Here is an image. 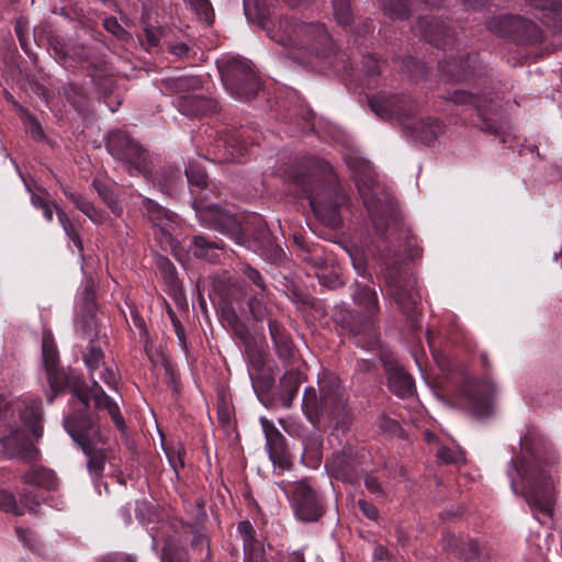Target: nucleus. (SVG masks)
Segmentation results:
<instances>
[{"label": "nucleus", "mask_w": 562, "mask_h": 562, "mask_svg": "<svg viewBox=\"0 0 562 562\" xmlns=\"http://www.w3.org/2000/svg\"><path fill=\"white\" fill-rule=\"evenodd\" d=\"M212 286L213 294L222 305L224 313H232V311H234L233 305L237 302L239 296L237 284L232 282L231 279L216 278L213 280Z\"/></svg>", "instance_id": "32"}, {"label": "nucleus", "mask_w": 562, "mask_h": 562, "mask_svg": "<svg viewBox=\"0 0 562 562\" xmlns=\"http://www.w3.org/2000/svg\"><path fill=\"white\" fill-rule=\"evenodd\" d=\"M426 38L431 45L442 49L452 42L450 29L438 19L427 21V25L424 27V40Z\"/></svg>", "instance_id": "38"}, {"label": "nucleus", "mask_w": 562, "mask_h": 562, "mask_svg": "<svg viewBox=\"0 0 562 562\" xmlns=\"http://www.w3.org/2000/svg\"><path fill=\"white\" fill-rule=\"evenodd\" d=\"M363 459L364 454L359 449L347 445L327 458L325 469L337 481L357 484L362 474Z\"/></svg>", "instance_id": "16"}, {"label": "nucleus", "mask_w": 562, "mask_h": 562, "mask_svg": "<svg viewBox=\"0 0 562 562\" xmlns=\"http://www.w3.org/2000/svg\"><path fill=\"white\" fill-rule=\"evenodd\" d=\"M475 56H467L465 60L457 63L446 61L440 65L441 70L447 74L450 80L460 81L476 74Z\"/></svg>", "instance_id": "42"}, {"label": "nucleus", "mask_w": 562, "mask_h": 562, "mask_svg": "<svg viewBox=\"0 0 562 562\" xmlns=\"http://www.w3.org/2000/svg\"><path fill=\"white\" fill-rule=\"evenodd\" d=\"M237 530L244 542V562H261L263 550L261 543L255 538L256 530L249 520L238 522Z\"/></svg>", "instance_id": "30"}, {"label": "nucleus", "mask_w": 562, "mask_h": 562, "mask_svg": "<svg viewBox=\"0 0 562 562\" xmlns=\"http://www.w3.org/2000/svg\"><path fill=\"white\" fill-rule=\"evenodd\" d=\"M220 74L226 91L235 99L250 101L262 89L261 79L245 59L227 60L220 67Z\"/></svg>", "instance_id": "12"}, {"label": "nucleus", "mask_w": 562, "mask_h": 562, "mask_svg": "<svg viewBox=\"0 0 562 562\" xmlns=\"http://www.w3.org/2000/svg\"><path fill=\"white\" fill-rule=\"evenodd\" d=\"M261 424L266 437V448L271 461L281 469H289L291 460L286 451L285 437L274 426V424L268 419L262 418Z\"/></svg>", "instance_id": "20"}, {"label": "nucleus", "mask_w": 562, "mask_h": 562, "mask_svg": "<svg viewBox=\"0 0 562 562\" xmlns=\"http://www.w3.org/2000/svg\"><path fill=\"white\" fill-rule=\"evenodd\" d=\"M384 281L390 295L405 317L406 325L414 336L419 339L420 295L409 265L394 262L387 266L384 271Z\"/></svg>", "instance_id": "7"}, {"label": "nucleus", "mask_w": 562, "mask_h": 562, "mask_svg": "<svg viewBox=\"0 0 562 562\" xmlns=\"http://www.w3.org/2000/svg\"><path fill=\"white\" fill-rule=\"evenodd\" d=\"M241 229L245 233L246 240L237 243L238 245L250 247L252 244L263 256L273 259L281 255V247L277 245L276 238L260 215H254L246 226L241 225Z\"/></svg>", "instance_id": "17"}, {"label": "nucleus", "mask_w": 562, "mask_h": 562, "mask_svg": "<svg viewBox=\"0 0 562 562\" xmlns=\"http://www.w3.org/2000/svg\"><path fill=\"white\" fill-rule=\"evenodd\" d=\"M497 392L496 384L486 379L467 390L472 413L479 418H486L493 414V398Z\"/></svg>", "instance_id": "19"}, {"label": "nucleus", "mask_w": 562, "mask_h": 562, "mask_svg": "<svg viewBox=\"0 0 562 562\" xmlns=\"http://www.w3.org/2000/svg\"><path fill=\"white\" fill-rule=\"evenodd\" d=\"M98 310L95 282L92 278L86 280L83 290L80 294V313L87 321L95 316Z\"/></svg>", "instance_id": "46"}, {"label": "nucleus", "mask_w": 562, "mask_h": 562, "mask_svg": "<svg viewBox=\"0 0 562 562\" xmlns=\"http://www.w3.org/2000/svg\"><path fill=\"white\" fill-rule=\"evenodd\" d=\"M286 179L295 187L301 198L307 199L314 214L331 228L341 223L340 207L346 195L335 181L331 166L315 156L306 157L301 164L286 171Z\"/></svg>", "instance_id": "1"}, {"label": "nucleus", "mask_w": 562, "mask_h": 562, "mask_svg": "<svg viewBox=\"0 0 562 562\" xmlns=\"http://www.w3.org/2000/svg\"><path fill=\"white\" fill-rule=\"evenodd\" d=\"M83 361L90 373H93L104 363V352L93 340L87 346V351L83 353Z\"/></svg>", "instance_id": "55"}, {"label": "nucleus", "mask_w": 562, "mask_h": 562, "mask_svg": "<svg viewBox=\"0 0 562 562\" xmlns=\"http://www.w3.org/2000/svg\"><path fill=\"white\" fill-rule=\"evenodd\" d=\"M202 88V79L198 76L170 77L161 80V89L169 93L196 91Z\"/></svg>", "instance_id": "43"}, {"label": "nucleus", "mask_w": 562, "mask_h": 562, "mask_svg": "<svg viewBox=\"0 0 562 562\" xmlns=\"http://www.w3.org/2000/svg\"><path fill=\"white\" fill-rule=\"evenodd\" d=\"M184 175L190 192L192 189L203 188L210 182L205 168L199 161H190L184 170Z\"/></svg>", "instance_id": "51"}, {"label": "nucleus", "mask_w": 562, "mask_h": 562, "mask_svg": "<svg viewBox=\"0 0 562 562\" xmlns=\"http://www.w3.org/2000/svg\"><path fill=\"white\" fill-rule=\"evenodd\" d=\"M383 12L392 20H406L412 14L411 0H380Z\"/></svg>", "instance_id": "49"}, {"label": "nucleus", "mask_w": 562, "mask_h": 562, "mask_svg": "<svg viewBox=\"0 0 562 562\" xmlns=\"http://www.w3.org/2000/svg\"><path fill=\"white\" fill-rule=\"evenodd\" d=\"M542 12L544 23L562 32V2L560 0H527Z\"/></svg>", "instance_id": "37"}, {"label": "nucleus", "mask_w": 562, "mask_h": 562, "mask_svg": "<svg viewBox=\"0 0 562 562\" xmlns=\"http://www.w3.org/2000/svg\"><path fill=\"white\" fill-rule=\"evenodd\" d=\"M361 71L368 78V87H371V82L376 85V78L381 74V63L373 54H367L361 59Z\"/></svg>", "instance_id": "56"}, {"label": "nucleus", "mask_w": 562, "mask_h": 562, "mask_svg": "<svg viewBox=\"0 0 562 562\" xmlns=\"http://www.w3.org/2000/svg\"><path fill=\"white\" fill-rule=\"evenodd\" d=\"M70 393L72 394L68 402L70 412L64 416L63 420L67 434L102 428L99 414L90 408L92 400L90 386L82 376L72 383Z\"/></svg>", "instance_id": "13"}, {"label": "nucleus", "mask_w": 562, "mask_h": 562, "mask_svg": "<svg viewBox=\"0 0 562 562\" xmlns=\"http://www.w3.org/2000/svg\"><path fill=\"white\" fill-rule=\"evenodd\" d=\"M65 196L74 203V205L81 211L92 223L97 225L104 224L108 220V214L95 207L94 204L89 201L81 193L71 190L70 188H63Z\"/></svg>", "instance_id": "33"}, {"label": "nucleus", "mask_w": 562, "mask_h": 562, "mask_svg": "<svg viewBox=\"0 0 562 562\" xmlns=\"http://www.w3.org/2000/svg\"><path fill=\"white\" fill-rule=\"evenodd\" d=\"M239 272L251 282L258 291H267L268 286L265 283L261 272L247 262H240L238 266Z\"/></svg>", "instance_id": "60"}, {"label": "nucleus", "mask_w": 562, "mask_h": 562, "mask_svg": "<svg viewBox=\"0 0 562 562\" xmlns=\"http://www.w3.org/2000/svg\"><path fill=\"white\" fill-rule=\"evenodd\" d=\"M284 119L296 123L301 130H311L314 125V112L307 104L296 98V104L288 109Z\"/></svg>", "instance_id": "45"}, {"label": "nucleus", "mask_w": 562, "mask_h": 562, "mask_svg": "<svg viewBox=\"0 0 562 562\" xmlns=\"http://www.w3.org/2000/svg\"><path fill=\"white\" fill-rule=\"evenodd\" d=\"M20 417L26 429L36 438L43 436V408L41 397H30L23 401Z\"/></svg>", "instance_id": "26"}, {"label": "nucleus", "mask_w": 562, "mask_h": 562, "mask_svg": "<svg viewBox=\"0 0 562 562\" xmlns=\"http://www.w3.org/2000/svg\"><path fill=\"white\" fill-rule=\"evenodd\" d=\"M446 99L456 104H473L476 108L480 117V122L476 123L477 127L490 134H497L499 132L501 125L495 120L486 117L479 97L463 90H456L453 92H449L446 95Z\"/></svg>", "instance_id": "25"}, {"label": "nucleus", "mask_w": 562, "mask_h": 562, "mask_svg": "<svg viewBox=\"0 0 562 562\" xmlns=\"http://www.w3.org/2000/svg\"><path fill=\"white\" fill-rule=\"evenodd\" d=\"M190 544L192 551L199 555L198 562H213L211 541L206 535L202 532L194 533Z\"/></svg>", "instance_id": "53"}, {"label": "nucleus", "mask_w": 562, "mask_h": 562, "mask_svg": "<svg viewBox=\"0 0 562 562\" xmlns=\"http://www.w3.org/2000/svg\"><path fill=\"white\" fill-rule=\"evenodd\" d=\"M19 115L22 120L26 133L35 140L43 142L46 137L38 120L26 109L20 106Z\"/></svg>", "instance_id": "52"}, {"label": "nucleus", "mask_w": 562, "mask_h": 562, "mask_svg": "<svg viewBox=\"0 0 562 562\" xmlns=\"http://www.w3.org/2000/svg\"><path fill=\"white\" fill-rule=\"evenodd\" d=\"M249 376L258 396L268 395L272 391L274 379L270 374H260L254 376L252 373H249Z\"/></svg>", "instance_id": "62"}, {"label": "nucleus", "mask_w": 562, "mask_h": 562, "mask_svg": "<svg viewBox=\"0 0 562 562\" xmlns=\"http://www.w3.org/2000/svg\"><path fill=\"white\" fill-rule=\"evenodd\" d=\"M334 18L338 25L344 30L352 29L355 24V13L351 0H330Z\"/></svg>", "instance_id": "47"}, {"label": "nucleus", "mask_w": 562, "mask_h": 562, "mask_svg": "<svg viewBox=\"0 0 562 562\" xmlns=\"http://www.w3.org/2000/svg\"><path fill=\"white\" fill-rule=\"evenodd\" d=\"M279 487L284 493L296 521L315 524L325 517L327 497L312 477L281 481Z\"/></svg>", "instance_id": "9"}, {"label": "nucleus", "mask_w": 562, "mask_h": 562, "mask_svg": "<svg viewBox=\"0 0 562 562\" xmlns=\"http://www.w3.org/2000/svg\"><path fill=\"white\" fill-rule=\"evenodd\" d=\"M192 205L199 223L210 229L220 232L235 243H244L245 233L241 229V223L231 211L220 206L214 202L217 198L215 186L192 189Z\"/></svg>", "instance_id": "6"}, {"label": "nucleus", "mask_w": 562, "mask_h": 562, "mask_svg": "<svg viewBox=\"0 0 562 562\" xmlns=\"http://www.w3.org/2000/svg\"><path fill=\"white\" fill-rule=\"evenodd\" d=\"M301 260L311 266L315 272L327 271L328 268L333 267V259L327 256L325 248L321 244L314 246L310 252L305 251Z\"/></svg>", "instance_id": "48"}, {"label": "nucleus", "mask_w": 562, "mask_h": 562, "mask_svg": "<svg viewBox=\"0 0 562 562\" xmlns=\"http://www.w3.org/2000/svg\"><path fill=\"white\" fill-rule=\"evenodd\" d=\"M47 381L49 384V393L47 394V402L52 404L57 395L65 391L71 390L74 382L79 380V375H76L72 371H65L60 368H54L46 371Z\"/></svg>", "instance_id": "31"}, {"label": "nucleus", "mask_w": 562, "mask_h": 562, "mask_svg": "<svg viewBox=\"0 0 562 562\" xmlns=\"http://www.w3.org/2000/svg\"><path fill=\"white\" fill-rule=\"evenodd\" d=\"M61 94L67 102L81 115L90 111V98L81 85L68 82L60 87Z\"/></svg>", "instance_id": "35"}, {"label": "nucleus", "mask_w": 562, "mask_h": 562, "mask_svg": "<svg viewBox=\"0 0 562 562\" xmlns=\"http://www.w3.org/2000/svg\"><path fill=\"white\" fill-rule=\"evenodd\" d=\"M303 381L304 376L299 370L291 369L286 371L279 381L274 398L278 400L284 408H291Z\"/></svg>", "instance_id": "28"}, {"label": "nucleus", "mask_w": 562, "mask_h": 562, "mask_svg": "<svg viewBox=\"0 0 562 562\" xmlns=\"http://www.w3.org/2000/svg\"><path fill=\"white\" fill-rule=\"evenodd\" d=\"M514 467L525 481L522 495L529 506L535 512L551 516L554 504V488L549 473V464H542L538 457L532 456L531 460L521 463L520 469Z\"/></svg>", "instance_id": "10"}, {"label": "nucleus", "mask_w": 562, "mask_h": 562, "mask_svg": "<svg viewBox=\"0 0 562 562\" xmlns=\"http://www.w3.org/2000/svg\"><path fill=\"white\" fill-rule=\"evenodd\" d=\"M317 391L306 387L302 400V411L306 419L317 429H333L347 432L352 423V412L340 379L325 371L318 378Z\"/></svg>", "instance_id": "3"}, {"label": "nucleus", "mask_w": 562, "mask_h": 562, "mask_svg": "<svg viewBox=\"0 0 562 562\" xmlns=\"http://www.w3.org/2000/svg\"><path fill=\"white\" fill-rule=\"evenodd\" d=\"M247 305L254 321H267L268 326L270 325V321H277L273 317L274 306L269 299V290L256 291V293L248 299Z\"/></svg>", "instance_id": "34"}, {"label": "nucleus", "mask_w": 562, "mask_h": 562, "mask_svg": "<svg viewBox=\"0 0 562 562\" xmlns=\"http://www.w3.org/2000/svg\"><path fill=\"white\" fill-rule=\"evenodd\" d=\"M103 27L119 41L128 42L131 34L119 23L115 16H106L103 20Z\"/></svg>", "instance_id": "63"}, {"label": "nucleus", "mask_w": 562, "mask_h": 562, "mask_svg": "<svg viewBox=\"0 0 562 562\" xmlns=\"http://www.w3.org/2000/svg\"><path fill=\"white\" fill-rule=\"evenodd\" d=\"M257 19L267 35L276 43L289 48L293 58L315 57L331 67L338 65V59L345 63L344 54L338 53L324 23H306L285 15L281 16L276 24L267 16L266 11L259 8Z\"/></svg>", "instance_id": "2"}, {"label": "nucleus", "mask_w": 562, "mask_h": 562, "mask_svg": "<svg viewBox=\"0 0 562 562\" xmlns=\"http://www.w3.org/2000/svg\"><path fill=\"white\" fill-rule=\"evenodd\" d=\"M352 300L362 312L346 310L338 314L337 323L348 331L353 342L366 350H374L380 346V335L375 325L379 314V300L374 289L368 284L355 282Z\"/></svg>", "instance_id": "4"}, {"label": "nucleus", "mask_w": 562, "mask_h": 562, "mask_svg": "<svg viewBox=\"0 0 562 562\" xmlns=\"http://www.w3.org/2000/svg\"><path fill=\"white\" fill-rule=\"evenodd\" d=\"M283 280L282 291L299 310L314 307L315 299L306 293L299 283L288 277H284Z\"/></svg>", "instance_id": "40"}, {"label": "nucleus", "mask_w": 562, "mask_h": 562, "mask_svg": "<svg viewBox=\"0 0 562 562\" xmlns=\"http://www.w3.org/2000/svg\"><path fill=\"white\" fill-rule=\"evenodd\" d=\"M157 182L161 191L173 194L183 184L182 170L178 166L167 165L161 168L157 176Z\"/></svg>", "instance_id": "44"}, {"label": "nucleus", "mask_w": 562, "mask_h": 562, "mask_svg": "<svg viewBox=\"0 0 562 562\" xmlns=\"http://www.w3.org/2000/svg\"><path fill=\"white\" fill-rule=\"evenodd\" d=\"M223 143L232 158H239L248 153L249 147L255 144V138L249 135L247 127L239 126L226 128Z\"/></svg>", "instance_id": "27"}, {"label": "nucleus", "mask_w": 562, "mask_h": 562, "mask_svg": "<svg viewBox=\"0 0 562 562\" xmlns=\"http://www.w3.org/2000/svg\"><path fill=\"white\" fill-rule=\"evenodd\" d=\"M92 187L97 191L100 199L110 209L115 217L123 215L124 207L119 200V194L112 184H109L100 179H93Z\"/></svg>", "instance_id": "41"}, {"label": "nucleus", "mask_w": 562, "mask_h": 562, "mask_svg": "<svg viewBox=\"0 0 562 562\" xmlns=\"http://www.w3.org/2000/svg\"><path fill=\"white\" fill-rule=\"evenodd\" d=\"M508 37L517 43H531L540 38V30L532 21L515 15V24Z\"/></svg>", "instance_id": "39"}, {"label": "nucleus", "mask_w": 562, "mask_h": 562, "mask_svg": "<svg viewBox=\"0 0 562 562\" xmlns=\"http://www.w3.org/2000/svg\"><path fill=\"white\" fill-rule=\"evenodd\" d=\"M89 386L95 409H105L117 430L124 432L126 430V423L117 403L105 393L103 387L94 379H92L91 385Z\"/></svg>", "instance_id": "23"}, {"label": "nucleus", "mask_w": 562, "mask_h": 562, "mask_svg": "<svg viewBox=\"0 0 562 562\" xmlns=\"http://www.w3.org/2000/svg\"><path fill=\"white\" fill-rule=\"evenodd\" d=\"M458 557L464 561L484 562L488 559V554L484 553L477 541L469 539L464 541L459 550Z\"/></svg>", "instance_id": "54"}, {"label": "nucleus", "mask_w": 562, "mask_h": 562, "mask_svg": "<svg viewBox=\"0 0 562 562\" xmlns=\"http://www.w3.org/2000/svg\"><path fill=\"white\" fill-rule=\"evenodd\" d=\"M50 54L55 60L64 68H87L94 85L104 93L111 91L113 78L110 67L103 55H100L95 48L76 44L68 46L58 40L50 43Z\"/></svg>", "instance_id": "8"}, {"label": "nucleus", "mask_w": 562, "mask_h": 562, "mask_svg": "<svg viewBox=\"0 0 562 562\" xmlns=\"http://www.w3.org/2000/svg\"><path fill=\"white\" fill-rule=\"evenodd\" d=\"M104 145L130 176L147 177L150 171L149 154L128 132L121 128L110 131L104 137Z\"/></svg>", "instance_id": "11"}, {"label": "nucleus", "mask_w": 562, "mask_h": 562, "mask_svg": "<svg viewBox=\"0 0 562 562\" xmlns=\"http://www.w3.org/2000/svg\"><path fill=\"white\" fill-rule=\"evenodd\" d=\"M188 248L196 259L218 262L225 251V243L222 239H212L206 235L196 234L191 237Z\"/></svg>", "instance_id": "21"}, {"label": "nucleus", "mask_w": 562, "mask_h": 562, "mask_svg": "<svg viewBox=\"0 0 562 562\" xmlns=\"http://www.w3.org/2000/svg\"><path fill=\"white\" fill-rule=\"evenodd\" d=\"M178 110L186 116L195 117L217 111V101L201 94H183L177 99Z\"/></svg>", "instance_id": "24"}, {"label": "nucleus", "mask_w": 562, "mask_h": 562, "mask_svg": "<svg viewBox=\"0 0 562 562\" xmlns=\"http://www.w3.org/2000/svg\"><path fill=\"white\" fill-rule=\"evenodd\" d=\"M373 113L384 120L396 121L403 135L415 143L422 139V117L417 99L404 92L379 91L368 97Z\"/></svg>", "instance_id": "5"}, {"label": "nucleus", "mask_w": 562, "mask_h": 562, "mask_svg": "<svg viewBox=\"0 0 562 562\" xmlns=\"http://www.w3.org/2000/svg\"><path fill=\"white\" fill-rule=\"evenodd\" d=\"M268 328L278 358L282 362L295 360L297 349L292 340L291 334L284 325L279 321H270Z\"/></svg>", "instance_id": "22"}, {"label": "nucleus", "mask_w": 562, "mask_h": 562, "mask_svg": "<svg viewBox=\"0 0 562 562\" xmlns=\"http://www.w3.org/2000/svg\"><path fill=\"white\" fill-rule=\"evenodd\" d=\"M401 70L408 77V80L414 83H418L422 79V64L416 57H404L401 64Z\"/></svg>", "instance_id": "59"}, {"label": "nucleus", "mask_w": 562, "mask_h": 562, "mask_svg": "<svg viewBox=\"0 0 562 562\" xmlns=\"http://www.w3.org/2000/svg\"><path fill=\"white\" fill-rule=\"evenodd\" d=\"M515 24V15L496 16L487 21V29L498 36L508 37Z\"/></svg>", "instance_id": "57"}, {"label": "nucleus", "mask_w": 562, "mask_h": 562, "mask_svg": "<svg viewBox=\"0 0 562 562\" xmlns=\"http://www.w3.org/2000/svg\"><path fill=\"white\" fill-rule=\"evenodd\" d=\"M155 265L160 273L161 279L168 286L172 289L179 286L177 268L167 256L157 255L155 258Z\"/></svg>", "instance_id": "50"}, {"label": "nucleus", "mask_w": 562, "mask_h": 562, "mask_svg": "<svg viewBox=\"0 0 562 562\" xmlns=\"http://www.w3.org/2000/svg\"><path fill=\"white\" fill-rule=\"evenodd\" d=\"M21 504L16 503V499L12 493L7 490L0 488V510L11 513L15 516H22L27 510H34L41 504V499L36 494L24 491L21 494Z\"/></svg>", "instance_id": "29"}, {"label": "nucleus", "mask_w": 562, "mask_h": 562, "mask_svg": "<svg viewBox=\"0 0 562 562\" xmlns=\"http://www.w3.org/2000/svg\"><path fill=\"white\" fill-rule=\"evenodd\" d=\"M227 321L229 325L232 326V329L234 331V335L243 341L245 346H248L251 340V335L249 333V329L247 326L239 321L238 316L236 315L235 311H232V313L226 314Z\"/></svg>", "instance_id": "61"}, {"label": "nucleus", "mask_w": 562, "mask_h": 562, "mask_svg": "<svg viewBox=\"0 0 562 562\" xmlns=\"http://www.w3.org/2000/svg\"><path fill=\"white\" fill-rule=\"evenodd\" d=\"M442 132L443 126L439 120L428 119L424 121V145L434 143Z\"/></svg>", "instance_id": "64"}, {"label": "nucleus", "mask_w": 562, "mask_h": 562, "mask_svg": "<svg viewBox=\"0 0 562 562\" xmlns=\"http://www.w3.org/2000/svg\"><path fill=\"white\" fill-rule=\"evenodd\" d=\"M162 367L165 370V381L171 387L175 394H179L182 387L180 372L177 366L168 358H162Z\"/></svg>", "instance_id": "58"}, {"label": "nucleus", "mask_w": 562, "mask_h": 562, "mask_svg": "<svg viewBox=\"0 0 562 562\" xmlns=\"http://www.w3.org/2000/svg\"><path fill=\"white\" fill-rule=\"evenodd\" d=\"M380 359L387 376L390 391L398 397H407L415 390L413 376L400 364L396 356L387 350H381Z\"/></svg>", "instance_id": "18"}, {"label": "nucleus", "mask_w": 562, "mask_h": 562, "mask_svg": "<svg viewBox=\"0 0 562 562\" xmlns=\"http://www.w3.org/2000/svg\"><path fill=\"white\" fill-rule=\"evenodd\" d=\"M87 457V469L94 479H101L105 468L106 452L103 447L109 437L102 428L68 434Z\"/></svg>", "instance_id": "15"}, {"label": "nucleus", "mask_w": 562, "mask_h": 562, "mask_svg": "<svg viewBox=\"0 0 562 562\" xmlns=\"http://www.w3.org/2000/svg\"><path fill=\"white\" fill-rule=\"evenodd\" d=\"M22 480L25 484L45 488L47 491H55L58 485L56 473L42 465H33L23 474Z\"/></svg>", "instance_id": "36"}, {"label": "nucleus", "mask_w": 562, "mask_h": 562, "mask_svg": "<svg viewBox=\"0 0 562 562\" xmlns=\"http://www.w3.org/2000/svg\"><path fill=\"white\" fill-rule=\"evenodd\" d=\"M142 210L153 224V235L157 245L162 250L170 249L177 256L179 249V243L175 238L178 229L177 215L149 198L142 200Z\"/></svg>", "instance_id": "14"}]
</instances>
